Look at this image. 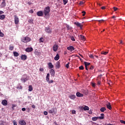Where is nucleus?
I'll list each match as a JSON object with an SVG mask.
<instances>
[{
    "label": "nucleus",
    "mask_w": 125,
    "mask_h": 125,
    "mask_svg": "<svg viewBox=\"0 0 125 125\" xmlns=\"http://www.w3.org/2000/svg\"><path fill=\"white\" fill-rule=\"evenodd\" d=\"M50 12V7L49 6H47L44 9L43 13H44L45 16H47Z\"/></svg>",
    "instance_id": "obj_1"
},
{
    "label": "nucleus",
    "mask_w": 125,
    "mask_h": 125,
    "mask_svg": "<svg viewBox=\"0 0 125 125\" xmlns=\"http://www.w3.org/2000/svg\"><path fill=\"white\" fill-rule=\"evenodd\" d=\"M101 116H102L93 117L92 118V120L93 121V122H96L97 120H103L104 119V114H101Z\"/></svg>",
    "instance_id": "obj_2"
},
{
    "label": "nucleus",
    "mask_w": 125,
    "mask_h": 125,
    "mask_svg": "<svg viewBox=\"0 0 125 125\" xmlns=\"http://www.w3.org/2000/svg\"><path fill=\"white\" fill-rule=\"evenodd\" d=\"M31 38L28 37H23L21 39V42H31Z\"/></svg>",
    "instance_id": "obj_3"
},
{
    "label": "nucleus",
    "mask_w": 125,
    "mask_h": 125,
    "mask_svg": "<svg viewBox=\"0 0 125 125\" xmlns=\"http://www.w3.org/2000/svg\"><path fill=\"white\" fill-rule=\"evenodd\" d=\"M49 114H53V113L54 114H56V113H57V109L54 107H53L51 109L49 110Z\"/></svg>",
    "instance_id": "obj_4"
},
{
    "label": "nucleus",
    "mask_w": 125,
    "mask_h": 125,
    "mask_svg": "<svg viewBox=\"0 0 125 125\" xmlns=\"http://www.w3.org/2000/svg\"><path fill=\"white\" fill-rule=\"evenodd\" d=\"M21 81L22 83H26V82L28 81V77L26 75H23V77L21 78Z\"/></svg>",
    "instance_id": "obj_5"
},
{
    "label": "nucleus",
    "mask_w": 125,
    "mask_h": 125,
    "mask_svg": "<svg viewBox=\"0 0 125 125\" xmlns=\"http://www.w3.org/2000/svg\"><path fill=\"white\" fill-rule=\"evenodd\" d=\"M15 23L17 25L19 23V18L16 15H14Z\"/></svg>",
    "instance_id": "obj_6"
},
{
    "label": "nucleus",
    "mask_w": 125,
    "mask_h": 125,
    "mask_svg": "<svg viewBox=\"0 0 125 125\" xmlns=\"http://www.w3.org/2000/svg\"><path fill=\"white\" fill-rule=\"evenodd\" d=\"M45 31L48 34H51V33H52V29H50L49 27H46Z\"/></svg>",
    "instance_id": "obj_7"
},
{
    "label": "nucleus",
    "mask_w": 125,
    "mask_h": 125,
    "mask_svg": "<svg viewBox=\"0 0 125 125\" xmlns=\"http://www.w3.org/2000/svg\"><path fill=\"white\" fill-rule=\"evenodd\" d=\"M37 16L42 17L43 15V11H39L37 12Z\"/></svg>",
    "instance_id": "obj_8"
},
{
    "label": "nucleus",
    "mask_w": 125,
    "mask_h": 125,
    "mask_svg": "<svg viewBox=\"0 0 125 125\" xmlns=\"http://www.w3.org/2000/svg\"><path fill=\"white\" fill-rule=\"evenodd\" d=\"M75 25H76V26H77V27H79V28H81V29H82V27H83V25L81 23L79 22H74Z\"/></svg>",
    "instance_id": "obj_9"
},
{
    "label": "nucleus",
    "mask_w": 125,
    "mask_h": 125,
    "mask_svg": "<svg viewBox=\"0 0 125 125\" xmlns=\"http://www.w3.org/2000/svg\"><path fill=\"white\" fill-rule=\"evenodd\" d=\"M58 45L55 44L53 47V50L55 52H56V51L58 49Z\"/></svg>",
    "instance_id": "obj_10"
},
{
    "label": "nucleus",
    "mask_w": 125,
    "mask_h": 125,
    "mask_svg": "<svg viewBox=\"0 0 125 125\" xmlns=\"http://www.w3.org/2000/svg\"><path fill=\"white\" fill-rule=\"evenodd\" d=\"M25 51L26 52H32V51H33V48L32 47H27L25 49Z\"/></svg>",
    "instance_id": "obj_11"
},
{
    "label": "nucleus",
    "mask_w": 125,
    "mask_h": 125,
    "mask_svg": "<svg viewBox=\"0 0 125 125\" xmlns=\"http://www.w3.org/2000/svg\"><path fill=\"white\" fill-rule=\"evenodd\" d=\"M1 104L3 106H7V101L6 100H3L1 102Z\"/></svg>",
    "instance_id": "obj_12"
},
{
    "label": "nucleus",
    "mask_w": 125,
    "mask_h": 125,
    "mask_svg": "<svg viewBox=\"0 0 125 125\" xmlns=\"http://www.w3.org/2000/svg\"><path fill=\"white\" fill-rule=\"evenodd\" d=\"M67 50H70V51H72L73 50H75V48L73 46H70L67 47Z\"/></svg>",
    "instance_id": "obj_13"
},
{
    "label": "nucleus",
    "mask_w": 125,
    "mask_h": 125,
    "mask_svg": "<svg viewBox=\"0 0 125 125\" xmlns=\"http://www.w3.org/2000/svg\"><path fill=\"white\" fill-rule=\"evenodd\" d=\"M19 124L21 125H26V122L24 120H20L19 121Z\"/></svg>",
    "instance_id": "obj_14"
},
{
    "label": "nucleus",
    "mask_w": 125,
    "mask_h": 125,
    "mask_svg": "<svg viewBox=\"0 0 125 125\" xmlns=\"http://www.w3.org/2000/svg\"><path fill=\"white\" fill-rule=\"evenodd\" d=\"M21 58V60H26L27 59V56L26 55H22Z\"/></svg>",
    "instance_id": "obj_15"
},
{
    "label": "nucleus",
    "mask_w": 125,
    "mask_h": 125,
    "mask_svg": "<svg viewBox=\"0 0 125 125\" xmlns=\"http://www.w3.org/2000/svg\"><path fill=\"white\" fill-rule=\"evenodd\" d=\"M76 96H77V97H83V94L78 92L76 93Z\"/></svg>",
    "instance_id": "obj_16"
},
{
    "label": "nucleus",
    "mask_w": 125,
    "mask_h": 125,
    "mask_svg": "<svg viewBox=\"0 0 125 125\" xmlns=\"http://www.w3.org/2000/svg\"><path fill=\"white\" fill-rule=\"evenodd\" d=\"M50 73L51 76H54V75H55V71L53 69H51L50 70Z\"/></svg>",
    "instance_id": "obj_17"
},
{
    "label": "nucleus",
    "mask_w": 125,
    "mask_h": 125,
    "mask_svg": "<svg viewBox=\"0 0 125 125\" xmlns=\"http://www.w3.org/2000/svg\"><path fill=\"white\" fill-rule=\"evenodd\" d=\"M106 107L107 109H109V110H111L112 109V106H111V104H110V103H108L106 104Z\"/></svg>",
    "instance_id": "obj_18"
},
{
    "label": "nucleus",
    "mask_w": 125,
    "mask_h": 125,
    "mask_svg": "<svg viewBox=\"0 0 125 125\" xmlns=\"http://www.w3.org/2000/svg\"><path fill=\"white\" fill-rule=\"evenodd\" d=\"M59 58H60V57L59 56V54H57L56 56L54 58V60H56V61H57L59 60Z\"/></svg>",
    "instance_id": "obj_19"
},
{
    "label": "nucleus",
    "mask_w": 125,
    "mask_h": 125,
    "mask_svg": "<svg viewBox=\"0 0 125 125\" xmlns=\"http://www.w3.org/2000/svg\"><path fill=\"white\" fill-rule=\"evenodd\" d=\"M61 66L60 65V62H57L56 64V67L57 69H59Z\"/></svg>",
    "instance_id": "obj_20"
},
{
    "label": "nucleus",
    "mask_w": 125,
    "mask_h": 125,
    "mask_svg": "<svg viewBox=\"0 0 125 125\" xmlns=\"http://www.w3.org/2000/svg\"><path fill=\"white\" fill-rule=\"evenodd\" d=\"M48 67L50 69H52L54 66L52 64L51 62H49L48 64Z\"/></svg>",
    "instance_id": "obj_21"
},
{
    "label": "nucleus",
    "mask_w": 125,
    "mask_h": 125,
    "mask_svg": "<svg viewBox=\"0 0 125 125\" xmlns=\"http://www.w3.org/2000/svg\"><path fill=\"white\" fill-rule=\"evenodd\" d=\"M83 110L84 111H88L89 110V107L86 105H84L83 107Z\"/></svg>",
    "instance_id": "obj_22"
},
{
    "label": "nucleus",
    "mask_w": 125,
    "mask_h": 125,
    "mask_svg": "<svg viewBox=\"0 0 125 125\" xmlns=\"http://www.w3.org/2000/svg\"><path fill=\"white\" fill-rule=\"evenodd\" d=\"M49 77H50V75L49 73H47L46 77V82H48V80H49Z\"/></svg>",
    "instance_id": "obj_23"
},
{
    "label": "nucleus",
    "mask_w": 125,
    "mask_h": 125,
    "mask_svg": "<svg viewBox=\"0 0 125 125\" xmlns=\"http://www.w3.org/2000/svg\"><path fill=\"white\" fill-rule=\"evenodd\" d=\"M69 97L70 98V99H75V98H76V95H71L69 96Z\"/></svg>",
    "instance_id": "obj_24"
},
{
    "label": "nucleus",
    "mask_w": 125,
    "mask_h": 125,
    "mask_svg": "<svg viewBox=\"0 0 125 125\" xmlns=\"http://www.w3.org/2000/svg\"><path fill=\"white\" fill-rule=\"evenodd\" d=\"M5 18V15H0V20H4V19Z\"/></svg>",
    "instance_id": "obj_25"
},
{
    "label": "nucleus",
    "mask_w": 125,
    "mask_h": 125,
    "mask_svg": "<svg viewBox=\"0 0 125 125\" xmlns=\"http://www.w3.org/2000/svg\"><path fill=\"white\" fill-rule=\"evenodd\" d=\"M13 54L14 56H15V57L19 56V53H18L17 52H14Z\"/></svg>",
    "instance_id": "obj_26"
},
{
    "label": "nucleus",
    "mask_w": 125,
    "mask_h": 125,
    "mask_svg": "<svg viewBox=\"0 0 125 125\" xmlns=\"http://www.w3.org/2000/svg\"><path fill=\"white\" fill-rule=\"evenodd\" d=\"M79 37H80V39H81V40H82V41H85V38L84 36H83V35H80Z\"/></svg>",
    "instance_id": "obj_27"
},
{
    "label": "nucleus",
    "mask_w": 125,
    "mask_h": 125,
    "mask_svg": "<svg viewBox=\"0 0 125 125\" xmlns=\"http://www.w3.org/2000/svg\"><path fill=\"white\" fill-rule=\"evenodd\" d=\"M84 64L85 65V67H87V66H89V65H90V63L86 62H84Z\"/></svg>",
    "instance_id": "obj_28"
},
{
    "label": "nucleus",
    "mask_w": 125,
    "mask_h": 125,
    "mask_svg": "<svg viewBox=\"0 0 125 125\" xmlns=\"http://www.w3.org/2000/svg\"><path fill=\"white\" fill-rule=\"evenodd\" d=\"M65 26H66V28H67V30H71L72 29V27L70 26V25H69L68 24H66Z\"/></svg>",
    "instance_id": "obj_29"
},
{
    "label": "nucleus",
    "mask_w": 125,
    "mask_h": 125,
    "mask_svg": "<svg viewBox=\"0 0 125 125\" xmlns=\"http://www.w3.org/2000/svg\"><path fill=\"white\" fill-rule=\"evenodd\" d=\"M44 41V40L43 39V37H42L40 39H39V42H43Z\"/></svg>",
    "instance_id": "obj_30"
},
{
    "label": "nucleus",
    "mask_w": 125,
    "mask_h": 125,
    "mask_svg": "<svg viewBox=\"0 0 125 125\" xmlns=\"http://www.w3.org/2000/svg\"><path fill=\"white\" fill-rule=\"evenodd\" d=\"M32 90H33V86H32L31 85H30L29 86L28 91H32Z\"/></svg>",
    "instance_id": "obj_31"
},
{
    "label": "nucleus",
    "mask_w": 125,
    "mask_h": 125,
    "mask_svg": "<svg viewBox=\"0 0 125 125\" xmlns=\"http://www.w3.org/2000/svg\"><path fill=\"white\" fill-rule=\"evenodd\" d=\"M101 112H104V111H106V107H102L100 109Z\"/></svg>",
    "instance_id": "obj_32"
},
{
    "label": "nucleus",
    "mask_w": 125,
    "mask_h": 125,
    "mask_svg": "<svg viewBox=\"0 0 125 125\" xmlns=\"http://www.w3.org/2000/svg\"><path fill=\"white\" fill-rule=\"evenodd\" d=\"M64 5H66L68 3V0H62Z\"/></svg>",
    "instance_id": "obj_33"
},
{
    "label": "nucleus",
    "mask_w": 125,
    "mask_h": 125,
    "mask_svg": "<svg viewBox=\"0 0 125 125\" xmlns=\"http://www.w3.org/2000/svg\"><path fill=\"white\" fill-rule=\"evenodd\" d=\"M107 53H108V52L102 51L101 52V54H103L104 55H106Z\"/></svg>",
    "instance_id": "obj_34"
},
{
    "label": "nucleus",
    "mask_w": 125,
    "mask_h": 125,
    "mask_svg": "<svg viewBox=\"0 0 125 125\" xmlns=\"http://www.w3.org/2000/svg\"><path fill=\"white\" fill-rule=\"evenodd\" d=\"M89 57H90V58H91L92 59H94V56L92 54L89 55Z\"/></svg>",
    "instance_id": "obj_35"
},
{
    "label": "nucleus",
    "mask_w": 125,
    "mask_h": 125,
    "mask_svg": "<svg viewBox=\"0 0 125 125\" xmlns=\"http://www.w3.org/2000/svg\"><path fill=\"white\" fill-rule=\"evenodd\" d=\"M47 82L48 83H54V81L53 80H50L49 81V80L48 81H47Z\"/></svg>",
    "instance_id": "obj_36"
},
{
    "label": "nucleus",
    "mask_w": 125,
    "mask_h": 125,
    "mask_svg": "<svg viewBox=\"0 0 125 125\" xmlns=\"http://www.w3.org/2000/svg\"><path fill=\"white\" fill-rule=\"evenodd\" d=\"M79 70H83V69H84V67H83V65H81L79 67Z\"/></svg>",
    "instance_id": "obj_37"
},
{
    "label": "nucleus",
    "mask_w": 125,
    "mask_h": 125,
    "mask_svg": "<svg viewBox=\"0 0 125 125\" xmlns=\"http://www.w3.org/2000/svg\"><path fill=\"white\" fill-rule=\"evenodd\" d=\"M3 36H4V34H3V33H2V32H1V31L0 29V37H3Z\"/></svg>",
    "instance_id": "obj_38"
},
{
    "label": "nucleus",
    "mask_w": 125,
    "mask_h": 125,
    "mask_svg": "<svg viewBox=\"0 0 125 125\" xmlns=\"http://www.w3.org/2000/svg\"><path fill=\"white\" fill-rule=\"evenodd\" d=\"M14 49V47H13V46H9V50H13Z\"/></svg>",
    "instance_id": "obj_39"
},
{
    "label": "nucleus",
    "mask_w": 125,
    "mask_h": 125,
    "mask_svg": "<svg viewBox=\"0 0 125 125\" xmlns=\"http://www.w3.org/2000/svg\"><path fill=\"white\" fill-rule=\"evenodd\" d=\"M79 108L80 111H83V106H79Z\"/></svg>",
    "instance_id": "obj_40"
},
{
    "label": "nucleus",
    "mask_w": 125,
    "mask_h": 125,
    "mask_svg": "<svg viewBox=\"0 0 125 125\" xmlns=\"http://www.w3.org/2000/svg\"><path fill=\"white\" fill-rule=\"evenodd\" d=\"M70 38L71 41H72L73 42H75V38L73 36L70 37Z\"/></svg>",
    "instance_id": "obj_41"
},
{
    "label": "nucleus",
    "mask_w": 125,
    "mask_h": 125,
    "mask_svg": "<svg viewBox=\"0 0 125 125\" xmlns=\"http://www.w3.org/2000/svg\"><path fill=\"white\" fill-rule=\"evenodd\" d=\"M114 11H117L118 10V8L116 7H113Z\"/></svg>",
    "instance_id": "obj_42"
},
{
    "label": "nucleus",
    "mask_w": 125,
    "mask_h": 125,
    "mask_svg": "<svg viewBox=\"0 0 125 125\" xmlns=\"http://www.w3.org/2000/svg\"><path fill=\"white\" fill-rule=\"evenodd\" d=\"M120 123L121 124H124V125H125V121L124 120H120Z\"/></svg>",
    "instance_id": "obj_43"
},
{
    "label": "nucleus",
    "mask_w": 125,
    "mask_h": 125,
    "mask_svg": "<svg viewBox=\"0 0 125 125\" xmlns=\"http://www.w3.org/2000/svg\"><path fill=\"white\" fill-rule=\"evenodd\" d=\"M33 19H30L28 20L29 23H33Z\"/></svg>",
    "instance_id": "obj_44"
},
{
    "label": "nucleus",
    "mask_w": 125,
    "mask_h": 125,
    "mask_svg": "<svg viewBox=\"0 0 125 125\" xmlns=\"http://www.w3.org/2000/svg\"><path fill=\"white\" fill-rule=\"evenodd\" d=\"M2 4H3V6L4 7V6H5V1L4 0L3 1V2H2Z\"/></svg>",
    "instance_id": "obj_45"
},
{
    "label": "nucleus",
    "mask_w": 125,
    "mask_h": 125,
    "mask_svg": "<svg viewBox=\"0 0 125 125\" xmlns=\"http://www.w3.org/2000/svg\"><path fill=\"white\" fill-rule=\"evenodd\" d=\"M69 64H70V62H68L67 64H66L65 67L67 68V69L69 68Z\"/></svg>",
    "instance_id": "obj_46"
},
{
    "label": "nucleus",
    "mask_w": 125,
    "mask_h": 125,
    "mask_svg": "<svg viewBox=\"0 0 125 125\" xmlns=\"http://www.w3.org/2000/svg\"><path fill=\"white\" fill-rule=\"evenodd\" d=\"M13 123L14 124V125H17V123L16 122V121L15 120H14L13 121Z\"/></svg>",
    "instance_id": "obj_47"
},
{
    "label": "nucleus",
    "mask_w": 125,
    "mask_h": 125,
    "mask_svg": "<svg viewBox=\"0 0 125 125\" xmlns=\"http://www.w3.org/2000/svg\"><path fill=\"white\" fill-rule=\"evenodd\" d=\"M43 114L45 116H47L48 112L47 111H44Z\"/></svg>",
    "instance_id": "obj_48"
},
{
    "label": "nucleus",
    "mask_w": 125,
    "mask_h": 125,
    "mask_svg": "<svg viewBox=\"0 0 125 125\" xmlns=\"http://www.w3.org/2000/svg\"><path fill=\"white\" fill-rule=\"evenodd\" d=\"M82 13H83V14L82 15L83 16H84L85 15V11H82Z\"/></svg>",
    "instance_id": "obj_49"
},
{
    "label": "nucleus",
    "mask_w": 125,
    "mask_h": 125,
    "mask_svg": "<svg viewBox=\"0 0 125 125\" xmlns=\"http://www.w3.org/2000/svg\"><path fill=\"white\" fill-rule=\"evenodd\" d=\"M17 88H19V89H22V88H23V87H22V86L20 85L17 87Z\"/></svg>",
    "instance_id": "obj_50"
},
{
    "label": "nucleus",
    "mask_w": 125,
    "mask_h": 125,
    "mask_svg": "<svg viewBox=\"0 0 125 125\" xmlns=\"http://www.w3.org/2000/svg\"><path fill=\"white\" fill-rule=\"evenodd\" d=\"M39 70L41 72H43L44 71L43 68H40Z\"/></svg>",
    "instance_id": "obj_51"
},
{
    "label": "nucleus",
    "mask_w": 125,
    "mask_h": 125,
    "mask_svg": "<svg viewBox=\"0 0 125 125\" xmlns=\"http://www.w3.org/2000/svg\"><path fill=\"white\" fill-rule=\"evenodd\" d=\"M94 68V66H93V65H91L90 67V70H93Z\"/></svg>",
    "instance_id": "obj_52"
},
{
    "label": "nucleus",
    "mask_w": 125,
    "mask_h": 125,
    "mask_svg": "<svg viewBox=\"0 0 125 125\" xmlns=\"http://www.w3.org/2000/svg\"><path fill=\"white\" fill-rule=\"evenodd\" d=\"M29 13H34V10H30L29 11Z\"/></svg>",
    "instance_id": "obj_53"
},
{
    "label": "nucleus",
    "mask_w": 125,
    "mask_h": 125,
    "mask_svg": "<svg viewBox=\"0 0 125 125\" xmlns=\"http://www.w3.org/2000/svg\"><path fill=\"white\" fill-rule=\"evenodd\" d=\"M31 107H32V108H33V109L36 108V106L34 104H32Z\"/></svg>",
    "instance_id": "obj_54"
},
{
    "label": "nucleus",
    "mask_w": 125,
    "mask_h": 125,
    "mask_svg": "<svg viewBox=\"0 0 125 125\" xmlns=\"http://www.w3.org/2000/svg\"><path fill=\"white\" fill-rule=\"evenodd\" d=\"M98 22L100 23L102 22V21H104V20H98Z\"/></svg>",
    "instance_id": "obj_55"
},
{
    "label": "nucleus",
    "mask_w": 125,
    "mask_h": 125,
    "mask_svg": "<svg viewBox=\"0 0 125 125\" xmlns=\"http://www.w3.org/2000/svg\"><path fill=\"white\" fill-rule=\"evenodd\" d=\"M92 86L93 87H95V83H92Z\"/></svg>",
    "instance_id": "obj_56"
},
{
    "label": "nucleus",
    "mask_w": 125,
    "mask_h": 125,
    "mask_svg": "<svg viewBox=\"0 0 125 125\" xmlns=\"http://www.w3.org/2000/svg\"><path fill=\"white\" fill-rule=\"evenodd\" d=\"M72 114H76V110H72Z\"/></svg>",
    "instance_id": "obj_57"
},
{
    "label": "nucleus",
    "mask_w": 125,
    "mask_h": 125,
    "mask_svg": "<svg viewBox=\"0 0 125 125\" xmlns=\"http://www.w3.org/2000/svg\"><path fill=\"white\" fill-rule=\"evenodd\" d=\"M101 84V82L100 81H98L97 82V84H98L99 85H100Z\"/></svg>",
    "instance_id": "obj_58"
},
{
    "label": "nucleus",
    "mask_w": 125,
    "mask_h": 125,
    "mask_svg": "<svg viewBox=\"0 0 125 125\" xmlns=\"http://www.w3.org/2000/svg\"><path fill=\"white\" fill-rule=\"evenodd\" d=\"M3 13H4V12H3L2 11H0V14H3Z\"/></svg>",
    "instance_id": "obj_59"
},
{
    "label": "nucleus",
    "mask_w": 125,
    "mask_h": 125,
    "mask_svg": "<svg viewBox=\"0 0 125 125\" xmlns=\"http://www.w3.org/2000/svg\"><path fill=\"white\" fill-rule=\"evenodd\" d=\"M22 111H26V108L25 107H23L21 109Z\"/></svg>",
    "instance_id": "obj_60"
},
{
    "label": "nucleus",
    "mask_w": 125,
    "mask_h": 125,
    "mask_svg": "<svg viewBox=\"0 0 125 125\" xmlns=\"http://www.w3.org/2000/svg\"><path fill=\"white\" fill-rule=\"evenodd\" d=\"M120 43H121V44H124V42H123V41L121 40Z\"/></svg>",
    "instance_id": "obj_61"
},
{
    "label": "nucleus",
    "mask_w": 125,
    "mask_h": 125,
    "mask_svg": "<svg viewBox=\"0 0 125 125\" xmlns=\"http://www.w3.org/2000/svg\"><path fill=\"white\" fill-rule=\"evenodd\" d=\"M15 107H16V104H12V108H14Z\"/></svg>",
    "instance_id": "obj_62"
},
{
    "label": "nucleus",
    "mask_w": 125,
    "mask_h": 125,
    "mask_svg": "<svg viewBox=\"0 0 125 125\" xmlns=\"http://www.w3.org/2000/svg\"><path fill=\"white\" fill-rule=\"evenodd\" d=\"M102 9H105V6H103L101 7Z\"/></svg>",
    "instance_id": "obj_63"
},
{
    "label": "nucleus",
    "mask_w": 125,
    "mask_h": 125,
    "mask_svg": "<svg viewBox=\"0 0 125 125\" xmlns=\"http://www.w3.org/2000/svg\"><path fill=\"white\" fill-rule=\"evenodd\" d=\"M104 125H113V124H105Z\"/></svg>",
    "instance_id": "obj_64"
}]
</instances>
